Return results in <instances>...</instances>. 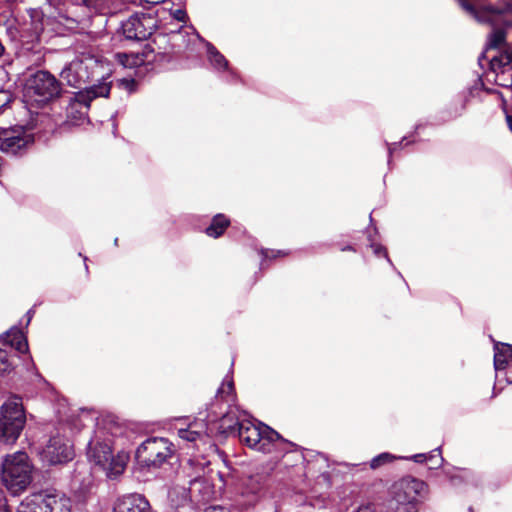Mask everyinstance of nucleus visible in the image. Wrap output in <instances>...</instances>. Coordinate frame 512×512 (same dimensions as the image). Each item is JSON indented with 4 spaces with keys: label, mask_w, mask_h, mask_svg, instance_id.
Wrapping results in <instances>:
<instances>
[{
    "label": "nucleus",
    "mask_w": 512,
    "mask_h": 512,
    "mask_svg": "<svg viewBox=\"0 0 512 512\" xmlns=\"http://www.w3.org/2000/svg\"><path fill=\"white\" fill-rule=\"evenodd\" d=\"M204 479H202L201 477H195L193 479H191L189 481V488H182L181 492H180V497L183 501L189 499L192 497V494L198 492V493H202V487H203V484H204Z\"/></svg>",
    "instance_id": "nucleus-27"
},
{
    "label": "nucleus",
    "mask_w": 512,
    "mask_h": 512,
    "mask_svg": "<svg viewBox=\"0 0 512 512\" xmlns=\"http://www.w3.org/2000/svg\"><path fill=\"white\" fill-rule=\"evenodd\" d=\"M346 250H353V248L351 246H347V247L342 248V251H346Z\"/></svg>",
    "instance_id": "nucleus-45"
},
{
    "label": "nucleus",
    "mask_w": 512,
    "mask_h": 512,
    "mask_svg": "<svg viewBox=\"0 0 512 512\" xmlns=\"http://www.w3.org/2000/svg\"><path fill=\"white\" fill-rule=\"evenodd\" d=\"M60 430L65 432L66 427L61 426L55 434H53L45 448L42 451V459L50 465L63 464L71 461L74 457V450L71 440Z\"/></svg>",
    "instance_id": "nucleus-13"
},
{
    "label": "nucleus",
    "mask_w": 512,
    "mask_h": 512,
    "mask_svg": "<svg viewBox=\"0 0 512 512\" xmlns=\"http://www.w3.org/2000/svg\"><path fill=\"white\" fill-rule=\"evenodd\" d=\"M60 82L48 71H37L27 78L23 102L29 109L41 107L60 96Z\"/></svg>",
    "instance_id": "nucleus-5"
},
{
    "label": "nucleus",
    "mask_w": 512,
    "mask_h": 512,
    "mask_svg": "<svg viewBox=\"0 0 512 512\" xmlns=\"http://www.w3.org/2000/svg\"><path fill=\"white\" fill-rule=\"evenodd\" d=\"M482 88H484V83H483V80L481 78H478L475 82V84L469 88V94L471 96H474L477 94V92L479 90H481Z\"/></svg>",
    "instance_id": "nucleus-34"
},
{
    "label": "nucleus",
    "mask_w": 512,
    "mask_h": 512,
    "mask_svg": "<svg viewBox=\"0 0 512 512\" xmlns=\"http://www.w3.org/2000/svg\"><path fill=\"white\" fill-rule=\"evenodd\" d=\"M371 248L373 249V252H374L375 255L380 256V255L383 254V256L387 259L388 263L390 265H393L392 261L388 257V254H387V251H386L385 247H383L380 244L372 243L371 244Z\"/></svg>",
    "instance_id": "nucleus-33"
},
{
    "label": "nucleus",
    "mask_w": 512,
    "mask_h": 512,
    "mask_svg": "<svg viewBox=\"0 0 512 512\" xmlns=\"http://www.w3.org/2000/svg\"><path fill=\"white\" fill-rule=\"evenodd\" d=\"M25 423L26 415L21 398L11 396L0 407V442L15 443Z\"/></svg>",
    "instance_id": "nucleus-8"
},
{
    "label": "nucleus",
    "mask_w": 512,
    "mask_h": 512,
    "mask_svg": "<svg viewBox=\"0 0 512 512\" xmlns=\"http://www.w3.org/2000/svg\"><path fill=\"white\" fill-rule=\"evenodd\" d=\"M204 512H230L229 509L220 506H210Z\"/></svg>",
    "instance_id": "nucleus-38"
},
{
    "label": "nucleus",
    "mask_w": 512,
    "mask_h": 512,
    "mask_svg": "<svg viewBox=\"0 0 512 512\" xmlns=\"http://www.w3.org/2000/svg\"><path fill=\"white\" fill-rule=\"evenodd\" d=\"M401 143L397 144V143H394V144H391L388 146V151H389V156L391 157L392 153L398 148V146H400Z\"/></svg>",
    "instance_id": "nucleus-40"
},
{
    "label": "nucleus",
    "mask_w": 512,
    "mask_h": 512,
    "mask_svg": "<svg viewBox=\"0 0 512 512\" xmlns=\"http://www.w3.org/2000/svg\"><path fill=\"white\" fill-rule=\"evenodd\" d=\"M72 499L63 491L46 488L27 495L16 512H71Z\"/></svg>",
    "instance_id": "nucleus-6"
},
{
    "label": "nucleus",
    "mask_w": 512,
    "mask_h": 512,
    "mask_svg": "<svg viewBox=\"0 0 512 512\" xmlns=\"http://www.w3.org/2000/svg\"><path fill=\"white\" fill-rule=\"evenodd\" d=\"M395 459H397V457L394 456L393 454L384 452L372 458V460L370 461V467L372 469H377L386 463L394 461Z\"/></svg>",
    "instance_id": "nucleus-30"
},
{
    "label": "nucleus",
    "mask_w": 512,
    "mask_h": 512,
    "mask_svg": "<svg viewBox=\"0 0 512 512\" xmlns=\"http://www.w3.org/2000/svg\"><path fill=\"white\" fill-rule=\"evenodd\" d=\"M34 141L22 127L4 130L0 134V150L5 154L21 155Z\"/></svg>",
    "instance_id": "nucleus-15"
},
{
    "label": "nucleus",
    "mask_w": 512,
    "mask_h": 512,
    "mask_svg": "<svg viewBox=\"0 0 512 512\" xmlns=\"http://www.w3.org/2000/svg\"><path fill=\"white\" fill-rule=\"evenodd\" d=\"M238 436L241 442L248 447L262 452L278 454L286 453L292 450L294 444L284 438L269 426L245 417L237 420Z\"/></svg>",
    "instance_id": "nucleus-2"
},
{
    "label": "nucleus",
    "mask_w": 512,
    "mask_h": 512,
    "mask_svg": "<svg viewBox=\"0 0 512 512\" xmlns=\"http://www.w3.org/2000/svg\"><path fill=\"white\" fill-rule=\"evenodd\" d=\"M461 7L479 22H487L495 30L506 31L508 25H512V17L506 13L512 12V0H489L488 4L480 2L479 8H475L467 0H459Z\"/></svg>",
    "instance_id": "nucleus-7"
},
{
    "label": "nucleus",
    "mask_w": 512,
    "mask_h": 512,
    "mask_svg": "<svg viewBox=\"0 0 512 512\" xmlns=\"http://www.w3.org/2000/svg\"><path fill=\"white\" fill-rule=\"evenodd\" d=\"M111 86L112 82H100L75 93L67 106L68 119L73 124L83 123L87 118L90 103L96 98H107L110 94Z\"/></svg>",
    "instance_id": "nucleus-10"
},
{
    "label": "nucleus",
    "mask_w": 512,
    "mask_h": 512,
    "mask_svg": "<svg viewBox=\"0 0 512 512\" xmlns=\"http://www.w3.org/2000/svg\"><path fill=\"white\" fill-rule=\"evenodd\" d=\"M117 242H118V238H115V240H114L115 245H117Z\"/></svg>",
    "instance_id": "nucleus-47"
},
{
    "label": "nucleus",
    "mask_w": 512,
    "mask_h": 512,
    "mask_svg": "<svg viewBox=\"0 0 512 512\" xmlns=\"http://www.w3.org/2000/svg\"><path fill=\"white\" fill-rule=\"evenodd\" d=\"M507 121H508V124H509V128H510V130L512 131V117H511V116H508V117H507Z\"/></svg>",
    "instance_id": "nucleus-42"
},
{
    "label": "nucleus",
    "mask_w": 512,
    "mask_h": 512,
    "mask_svg": "<svg viewBox=\"0 0 512 512\" xmlns=\"http://www.w3.org/2000/svg\"><path fill=\"white\" fill-rule=\"evenodd\" d=\"M354 512H375V506L372 503H366L359 506Z\"/></svg>",
    "instance_id": "nucleus-36"
},
{
    "label": "nucleus",
    "mask_w": 512,
    "mask_h": 512,
    "mask_svg": "<svg viewBox=\"0 0 512 512\" xmlns=\"http://www.w3.org/2000/svg\"><path fill=\"white\" fill-rule=\"evenodd\" d=\"M113 512H155L149 501L141 494L131 493L119 497L113 507Z\"/></svg>",
    "instance_id": "nucleus-17"
},
{
    "label": "nucleus",
    "mask_w": 512,
    "mask_h": 512,
    "mask_svg": "<svg viewBox=\"0 0 512 512\" xmlns=\"http://www.w3.org/2000/svg\"><path fill=\"white\" fill-rule=\"evenodd\" d=\"M504 43L509 45L508 50L498 56H492L485 78L498 86L512 89V40L505 39L502 44Z\"/></svg>",
    "instance_id": "nucleus-12"
},
{
    "label": "nucleus",
    "mask_w": 512,
    "mask_h": 512,
    "mask_svg": "<svg viewBox=\"0 0 512 512\" xmlns=\"http://www.w3.org/2000/svg\"><path fill=\"white\" fill-rule=\"evenodd\" d=\"M176 493V488H172L169 492L170 497H173V495Z\"/></svg>",
    "instance_id": "nucleus-44"
},
{
    "label": "nucleus",
    "mask_w": 512,
    "mask_h": 512,
    "mask_svg": "<svg viewBox=\"0 0 512 512\" xmlns=\"http://www.w3.org/2000/svg\"><path fill=\"white\" fill-rule=\"evenodd\" d=\"M228 225L229 220L223 214H218L213 218L211 224L206 228V234L210 237L217 238L224 233Z\"/></svg>",
    "instance_id": "nucleus-22"
},
{
    "label": "nucleus",
    "mask_w": 512,
    "mask_h": 512,
    "mask_svg": "<svg viewBox=\"0 0 512 512\" xmlns=\"http://www.w3.org/2000/svg\"><path fill=\"white\" fill-rule=\"evenodd\" d=\"M237 420H242V418L235 416L233 411H229L220 420V428L224 433H234L238 430V425H235Z\"/></svg>",
    "instance_id": "nucleus-28"
},
{
    "label": "nucleus",
    "mask_w": 512,
    "mask_h": 512,
    "mask_svg": "<svg viewBox=\"0 0 512 512\" xmlns=\"http://www.w3.org/2000/svg\"><path fill=\"white\" fill-rule=\"evenodd\" d=\"M206 46L207 58L211 66L219 72L227 71L231 77H234L235 73L229 68L226 58L212 44L207 43Z\"/></svg>",
    "instance_id": "nucleus-21"
},
{
    "label": "nucleus",
    "mask_w": 512,
    "mask_h": 512,
    "mask_svg": "<svg viewBox=\"0 0 512 512\" xmlns=\"http://www.w3.org/2000/svg\"><path fill=\"white\" fill-rule=\"evenodd\" d=\"M470 4H473L475 8H479L480 0H467Z\"/></svg>",
    "instance_id": "nucleus-41"
},
{
    "label": "nucleus",
    "mask_w": 512,
    "mask_h": 512,
    "mask_svg": "<svg viewBox=\"0 0 512 512\" xmlns=\"http://www.w3.org/2000/svg\"><path fill=\"white\" fill-rule=\"evenodd\" d=\"M156 20L148 14H134L122 22L121 31L127 40L143 41L152 35Z\"/></svg>",
    "instance_id": "nucleus-14"
},
{
    "label": "nucleus",
    "mask_w": 512,
    "mask_h": 512,
    "mask_svg": "<svg viewBox=\"0 0 512 512\" xmlns=\"http://www.w3.org/2000/svg\"><path fill=\"white\" fill-rule=\"evenodd\" d=\"M410 459H412L413 461H415L417 463L430 461V462H432V465L430 468H436V467L440 466L443 462L440 448L434 449L429 454H424V453L415 454Z\"/></svg>",
    "instance_id": "nucleus-24"
},
{
    "label": "nucleus",
    "mask_w": 512,
    "mask_h": 512,
    "mask_svg": "<svg viewBox=\"0 0 512 512\" xmlns=\"http://www.w3.org/2000/svg\"><path fill=\"white\" fill-rule=\"evenodd\" d=\"M505 15L506 17H512V12H508ZM505 39L512 40V24L507 26L506 31L495 30L493 33H491L489 36L488 46L489 48H499L500 46H502V42Z\"/></svg>",
    "instance_id": "nucleus-23"
},
{
    "label": "nucleus",
    "mask_w": 512,
    "mask_h": 512,
    "mask_svg": "<svg viewBox=\"0 0 512 512\" xmlns=\"http://www.w3.org/2000/svg\"><path fill=\"white\" fill-rule=\"evenodd\" d=\"M506 380L509 382V383H512V378L511 377H507Z\"/></svg>",
    "instance_id": "nucleus-46"
},
{
    "label": "nucleus",
    "mask_w": 512,
    "mask_h": 512,
    "mask_svg": "<svg viewBox=\"0 0 512 512\" xmlns=\"http://www.w3.org/2000/svg\"><path fill=\"white\" fill-rule=\"evenodd\" d=\"M261 254L263 256V259H267V258H275L279 255H285V253L281 250H278V251H274V250H262L261 251Z\"/></svg>",
    "instance_id": "nucleus-35"
},
{
    "label": "nucleus",
    "mask_w": 512,
    "mask_h": 512,
    "mask_svg": "<svg viewBox=\"0 0 512 512\" xmlns=\"http://www.w3.org/2000/svg\"><path fill=\"white\" fill-rule=\"evenodd\" d=\"M173 444L166 438H149L136 450V458L145 466L159 467L173 453Z\"/></svg>",
    "instance_id": "nucleus-11"
},
{
    "label": "nucleus",
    "mask_w": 512,
    "mask_h": 512,
    "mask_svg": "<svg viewBox=\"0 0 512 512\" xmlns=\"http://www.w3.org/2000/svg\"><path fill=\"white\" fill-rule=\"evenodd\" d=\"M0 512H8L7 500L4 492L0 489Z\"/></svg>",
    "instance_id": "nucleus-37"
},
{
    "label": "nucleus",
    "mask_w": 512,
    "mask_h": 512,
    "mask_svg": "<svg viewBox=\"0 0 512 512\" xmlns=\"http://www.w3.org/2000/svg\"><path fill=\"white\" fill-rule=\"evenodd\" d=\"M392 499L389 512H416L415 503L424 497L427 485L422 480L405 477L392 486Z\"/></svg>",
    "instance_id": "nucleus-9"
},
{
    "label": "nucleus",
    "mask_w": 512,
    "mask_h": 512,
    "mask_svg": "<svg viewBox=\"0 0 512 512\" xmlns=\"http://www.w3.org/2000/svg\"><path fill=\"white\" fill-rule=\"evenodd\" d=\"M11 368L12 364L7 351L0 348V374L10 371Z\"/></svg>",
    "instance_id": "nucleus-31"
},
{
    "label": "nucleus",
    "mask_w": 512,
    "mask_h": 512,
    "mask_svg": "<svg viewBox=\"0 0 512 512\" xmlns=\"http://www.w3.org/2000/svg\"><path fill=\"white\" fill-rule=\"evenodd\" d=\"M3 342L20 353L28 351V342L24 333L16 327L11 328L3 336Z\"/></svg>",
    "instance_id": "nucleus-19"
},
{
    "label": "nucleus",
    "mask_w": 512,
    "mask_h": 512,
    "mask_svg": "<svg viewBox=\"0 0 512 512\" xmlns=\"http://www.w3.org/2000/svg\"><path fill=\"white\" fill-rule=\"evenodd\" d=\"M13 100V95L9 90L0 89V111L4 110Z\"/></svg>",
    "instance_id": "nucleus-32"
},
{
    "label": "nucleus",
    "mask_w": 512,
    "mask_h": 512,
    "mask_svg": "<svg viewBox=\"0 0 512 512\" xmlns=\"http://www.w3.org/2000/svg\"><path fill=\"white\" fill-rule=\"evenodd\" d=\"M1 477L11 494L24 492L33 479V466L28 455L20 451L7 455L2 462Z\"/></svg>",
    "instance_id": "nucleus-4"
},
{
    "label": "nucleus",
    "mask_w": 512,
    "mask_h": 512,
    "mask_svg": "<svg viewBox=\"0 0 512 512\" xmlns=\"http://www.w3.org/2000/svg\"><path fill=\"white\" fill-rule=\"evenodd\" d=\"M86 6L100 14H108L115 8L116 0H83Z\"/></svg>",
    "instance_id": "nucleus-26"
},
{
    "label": "nucleus",
    "mask_w": 512,
    "mask_h": 512,
    "mask_svg": "<svg viewBox=\"0 0 512 512\" xmlns=\"http://www.w3.org/2000/svg\"><path fill=\"white\" fill-rule=\"evenodd\" d=\"M27 315H28V322H29V321L31 320V318H32L33 311H32V310H29V311L27 312Z\"/></svg>",
    "instance_id": "nucleus-43"
},
{
    "label": "nucleus",
    "mask_w": 512,
    "mask_h": 512,
    "mask_svg": "<svg viewBox=\"0 0 512 512\" xmlns=\"http://www.w3.org/2000/svg\"><path fill=\"white\" fill-rule=\"evenodd\" d=\"M116 57L124 67H133L141 64L143 59L138 55L126 54V53H118Z\"/></svg>",
    "instance_id": "nucleus-29"
},
{
    "label": "nucleus",
    "mask_w": 512,
    "mask_h": 512,
    "mask_svg": "<svg viewBox=\"0 0 512 512\" xmlns=\"http://www.w3.org/2000/svg\"><path fill=\"white\" fill-rule=\"evenodd\" d=\"M121 434V427L111 419H101L96 423L94 434L88 442L87 457L101 467L109 478H116L126 467L125 454L113 455L111 445L113 438Z\"/></svg>",
    "instance_id": "nucleus-1"
},
{
    "label": "nucleus",
    "mask_w": 512,
    "mask_h": 512,
    "mask_svg": "<svg viewBox=\"0 0 512 512\" xmlns=\"http://www.w3.org/2000/svg\"><path fill=\"white\" fill-rule=\"evenodd\" d=\"M266 486L261 476H251L243 484L241 497L243 504L251 507L256 505L265 495Z\"/></svg>",
    "instance_id": "nucleus-18"
},
{
    "label": "nucleus",
    "mask_w": 512,
    "mask_h": 512,
    "mask_svg": "<svg viewBox=\"0 0 512 512\" xmlns=\"http://www.w3.org/2000/svg\"><path fill=\"white\" fill-rule=\"evenodd\" d=\"M217 397L225 400L226 402H233L234 395V382L230 376H226L221 386L217 390Z\"/></svg>",
    "instance_id": "nucleus-25"
},
{
    "label": "nucleus",
    "mask_w": 512,
    "mask_h": 512,
    "mask_svg": "<svg viewBox=\"0 0 512 512\" xmlns=\"http://www.w3.org/2000/svg\"><path fill=\"white\" fill-rule=\"evenodd\" d=\"M112 70L109 64L94 57L76 58L67 64L61 71L60 77L67 85L78 88L90 81L95 84L111 82Z\"/></svg>",
    "instance_id": "nucleus-3"
},
{
    "label": "nucleus",
    "mask_w": 512,
    "mask_h": 512,
    "mask_svg": "<svg viewBox=\"0 0 512 512\" xmlns=\"http://www.w3.org/2000/svg\"><path fill=\"white\" fill-rule=\"evenodd\" d=\"M512 359V346L504 343H497L494 346V367L497 375L504 370Z\"/></svg>",
    "instance_id": "nucleus-20"
},
{
    "label": "nucleus",
    "mask_w": 512,
    "mask_h": 512,
    "mask_svg": "<svg viewBox=\"0 0 512 512\" xmlns=\"http://www.w3.org/2000/svg\"><path fill=\"white\" fill-rule=\"evenodd\" d=\"M177 434L179 439L186 443L187 448L202 451L206 446H210L207 424L204 421H193L185 428H178Z\"/></svg>",
    "instance_id": "nucleus-16"
},
{
    "label": "nucleus",
    "mask_w": 512,
    "mask_h": 512,
    "mask_svg": "<svg viewBox=\"0 0 512 512\" xmlns=\"http://www.w3.org/2000/svg\"><path fill=\"white\" fill-rule=\"evenodd\" d=\"M185 16H186V14H185V12H184V11H182V10H177V11H176V13H175V17H176L178 20H180V21L184 20Z\"/></svg>",
    "instance_id": "nucleus-39"
}]
</instances>
